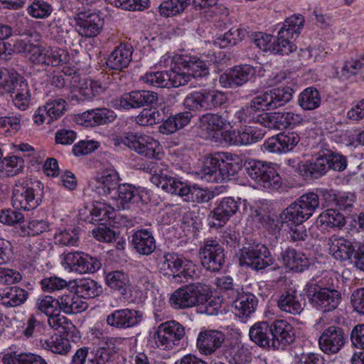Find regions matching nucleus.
Masks as SVG:
<instances>
[{"label": "nucleus", "instance_id": "1", "mask_svg": "<svg viewBox=\"0 0 364 364\" xmlns=\"http://www.w3.org/2000/svg\"><path fill=\"white\" fill-rule=\"evenodd\" d=\"M293 90L289 87H277L265 91L254 97L250 102L235 111L231 123L258 122L259 112L275 109L289 102L292 97Z\"/></svg>", "mask_w": 364, "mask_h": 364}, {"label": "nucleus", "instance_id": "2", "mask_svg": "<svg viewBox=\"0 0 364 364\" xmlns=\"http://www.w3.org/2000/svg\"><path fill=\"white\" fill-rule=\"evenodd\" d=\"M210 294V289L205 284L191 283L174 291L169 298V303L175 309H188L205 303L211 306L214 302Z\"/></svg>", "mask_w": 364, "mask_h": 364}, {"label": "nucleus", "instance_id": "3", "mask_svg": "<svg viewBox=\"0 0 364 364\" xmlns=\"http://www.w3.org/2000/svg\"><path fill=\"white\" fill-rule=\"evenodd\" d=\"M156 261L160 272L165 275H172L176 282H188L196 275L195 264L176 253L159 255Z\"/></svg>", "mask_w": 364, "mask_h": 364}, {"label": "nucleus", "instance_id": "4", "mask_svg": "<svg viewBox=\"0 0 364 364\" xmlns=\"http://www.w3.org/2000/svg\"><path fill=\"white\" fill-rule=\"evenodd\" d=\"M114 145L124 144L146 158L159 159L162 154L159 142L146 134L126 132L114 139Z\"/></svg>", "mask_w": 364, "mask_h": 364}, {"label": "nucleus", "instance_id": "5", "mask_svg": "<svg viewBox=\"0 0 364 364\" xmlns=\"http://www.w3.org/2000/svg\"><path fill=\"white\" fill-rule=\"evenodd\" d=\"M225 153H218L208 159L201 171V178L207 182H222L234 176L238 170V164L226 158Z\"/></svg>", "mask_w": 364, "mask_h": 364}, {"label": "nucleus", "instance_id": "6", "mask_svg": "<svg viewBox=\"0 0 364 364\" xmlns=\"http://www.w3.org/2000/svg\"><path fill=\"white\" fill-rule=\"evenodd\" d=\"M41 202V194L35 189L31 179H18L12 191L11 203L18 210H30L37 208Z\"/></svg>", "mask_w": 364, "mask_h": 364}, {"label": "nucleus", "instance_id": "7", "mask_svg": "<svg viewBox=\"0 0 364 364\" xmlns=\"http://www.w3.org/2000/svg\"><path fill=\"white\" fill-rule=\"evenodd\" d=\"M226 101L227 97L223 92L204 89L189 93L183 104L188 110L203 112L219 107Z\"/></svg>", "mask_w": 364, "mask_h": 364}, {"label": "nucleus", "instance_id": "8", "mask_svg": "<svg viewBox=\"0 0 364 364\" xmlns=\"http://www.w3.org/2000/svg\"><path fill=\"white\" fill-rule=\"evenodd\" d=\"M185 336L184 326L175 320L160 323L154 333L156 347L163 350H170L179 346Z\"/></svg>", "mask_w": 364, "mask_h": 364}, {"label": "nucleus", "instance_id": "9", "mask_svg": "<svg viewBox=\"0 0 364 364\" xmlns=\"http://www.w3.org/2000/svg\"><path fill=\"white\" fill-rule=\"evenodd\" d=\"M306 295L311 304L323 312L336 309L341 300V294L336 289L323 287L318 284L308 283Z\"/></svg>", "mask_w": 364, "mask_h": 364}, {"label": "nucleus", "instance_id": "10", "mask_svg": "<svg viewBox=\"0 0 364 364\" xmlns=\"http://www.w3.org/2000/svg\"><path fill=\"white\" fill-rule=\"evenodd\" d=\"M319 206V196L313 192L302 195L280 214L283 220L304 222L309 219Z\"/></svg>", "mask_w": 364, "mask_h": 364}, {"label": "nucleus", "instance_id": "11", "mask_svg": "<svg viewBox=\"0 0 364 364\" xmlns=\"http://www.w3.org/2000/svg\"><path fill=\"white\" fill-rule=\"evenodd\" d=\"M246 170L252 179L265 188L277 189L282 184V178L275 169L263 161H249Z\"/></svg>", "mask_w": 364, "mask_h": 364}, {"label": "nucleus", "instance_id": "12", "mask_svg": "<svg viewBox=\"0 0 364 364\" xmlns=\"http://www.w3.org/2000/svg\"><path fill=\"white\" fill-rule=\"evenodd\" d=\"M269 249L264 245L258 243L245 247L241 250L240 262L252 269L260 270L273 264Z\"/></svg>", "mask_w": 364, "mask_h": 364}, {"label": "nucleus", "instance_id": "13", "mask_svg": "<svg viewBox=\"0 0 364 364\" xmlns=\"http://www.w3.org/2000/svg\"><path fill=\"white\" fill-rule=\"evenodd\" d=\"M201 264L210 272L219 271L225 262L224 249L215 240H207L199 252Z\"/></svg>", "mask_w": 364, "mask_h": 364}, {"label": "nucleus", "instance_id": "14", "mask_svg": "<svg viewBox=\"0 0 364 364\" xmlns=\"http://www.w3.org/2000/svg\"><path fill=\"white\" fill-rule=\"evenodd\" d=\"M144 313L135 309H117L107 316V326L119 330H124L139 326L143 321Z\"/></svg>", "mask_w": 364, "mask_h": 364}, {"label": "nucleus", "instance_id": "15", "mask_svg": "<svg viewBox=\"0 0 364 364\" xmlns=\"http://www.w3.org/2000/svg\"><path fill=\"white\" fill-rule=\"evenodd\" d=\"M185 76L180 75L175 65L169 70L150 72L141 77V80L153 87H178L185 85Z\"/></svg>", "mask_w": 364, "mask_h": 364}, {"label": "nucleus", "instance_id": "16", "mask_svg": "<svg viewBox=\"0 0 364 364\" xmlns=\"http://www.w3.org/2000/svg\"><path fill=\"white\" fill-rule=\"evenodd\" d=\"M347 336L344 330L337 326L326 328L318 339L320 349L326 354L337 353L345 345Z\"/></svg>", "mask_w": 364, "mask_h": 364}, {"label": "nucleus", "instance_id": "17", "mask_svg": "<svg viewBox=\"0 0 364 364\" xmlns=\"http://www.w3.org/2000/svg\"><path fill=\"white\" fill-rule=\"evenodd\" d=\"M64 263L72 272L80 274L93 273L97 271L102 264L96 258L83 252H71L64 258Z\"/></svg>", "mask_w": 364, "mask_h": 364}, {"label": "nucleus", "instance_id": "18", "mask_svg": "<svg viewBox=\"0 0 364 364\" xmlns=\"http://www.w3.org/2000/svg\"><path fill=\"white\" fill-rule=\"evenodd\" d=\"M256 73V68L250 65L235 66L220 76L219 83L226 88L241 86L253 79Z\"/></svg>", "mask_w": 364, "mask_h": 364}, {"label": "nucleus", "instance_id": "19", "mask_svg": "<svg viewBox=\"0 0 364 364\" xmlns=\"http://www.w3.org/2000/svg\"><path fill=\"white\" fill-rule=\"evenodd\" d=\"M304 17L301 15L291 16L287 18L278 32L279 41L286 48L291 47L288 55L296 50L293 40L298 37L304 26Z\"/></svg>", "mask_w": 364, "mask_h": 364}, {"label": "nucleus", "instance_id": "20", "mask_svg": "<svg viewBox=\"0 0 364 364\" xmlns=\"http://www.w3.org/2000/svg\"><path fill=\"white\" fill-rule=\"evenodd\" d=\"M272 348L284 349L294 343L295 331L291 324L285 320L277 319L271 323Z\"/></svg>", "mask_w": 364, "mask_h": 364}, {"label": "nucleus", "instance_id": "21", "mask_svg": "<svg viewBox=\"0 0 364 364\" xmlns=\"http://www.w3.org/2000/svg\"><path fill=\"white\" fill-rule=\"evenodd\" d=\"M66 102L62 98L49 100L43 107H40L33 115V121L40 125L50 124L62 117L65 111Z\"/></svg>", "mask_w": 364, "mask_h": 364}, {"label": "nucleus", "instance_id": "22", "mask_svg": "<svg viewBox=\"0 0 364 364\" xmlns=\"http://www.w3.org/2000/svg\"><path fill=\"white\" fill-rule=\"evenodd\" d=\"M239 205L240 202L232 197L223 198L209 215L210 226L223 227L237 213Z\"/></svg>", "mask_w": 364, "mask_h": 364}, {"label": "nucleus", "instance_id": "23", "mask_svg": "<svg viewBox=\"0 0 364 364\" xmlns=\"http://www.w3.org/2000/svg\"><path fill=\"white\" fill-rule=\"evenodd\" d=\"M157 93L149 90H134L124 94L119 105L124 109L138 108L144 106H154L158 102Z\"/></svg>", "mask_w": 364, "mask_h": 364}, {"label": "nucleus", "instance_id": "24", "mask_svg": "<svg viewBox=\"0 0 364 364\" xmlns=\"http://www.w3.org/2000/svg\"><path fill=\"white\" fill-rule=\"evenodd\" d=\"M299 141L300 136L296 132H282L269 138L262 147L272 153H287L293 150Z\"/></svg>", "mask_w": 364, "mask_h": 364}, {"label": "nucleus", "instance_id": "25", "mask_svg": "<svg viewBox=\"0 0 364 364\" xmlns=\"http://www.w3.org/2000/svg\"><path fill=\"white\" fill-rule=\"evenodd\" d=\"M76 31L85 38L97 36L103 27V21L95 13H80L75 18Z\"/></svg>", "mask_w": 364, "mask_h": 364}, {"label": "nucleus", "instance_id": "26", "mask_svg": "<svg viewBox=\"0 0 364 364\" xmlns=\"http://www.w3.org/2000/svg\"><path fill=\"white\" fill-rule=\"evenodd\" d=\"M150 181L153 184L157 187H161V189L167 193L181 197L185 196L189 190L188 186L186 183L162 171L153 174L150 178Z\"/></svg>", "mask_w": 364, "mask_h": 364}, {"label": "nucleus", "instance_id": "27", "mask_svg": "<svg viewBox=\"0 0 364 364\" xmlns=\"http://www.w3.org/2000/svg\"><path fill=\"white\" fill-rule=\"evenodd\" d=\"M264 136L262 129L255 127H247L244 130H232L227 132L224 136L225 141L231 145H247L255 143Z\"/></svg>", "mask_w": 364, "mask_h": 364}, {"label": "nucleus", "instance_id": "28", "mask_svg": "<svg viewBox=\"0 0 364 364\" xmlns=\"http://www.w3.org/2000/svg\"><path fill=\"white\" fill-rule=\"evenodd\" d=\"M225 335L216 330L200 331L197 338V348L200 353L209 355L215 353L223 343Z\"/></svg>", "mask_w": 364, "mask_h": 364}, {"label": "nucleus", "instance_id": "29", "mask_svg": "<svg viewBox=\"0 0 364 364\" xmlns=\"http://www.w3.org/2000/svg\"><path fill=\"white\" fill-rule=\"evenodd\" d=\"M134 48L128 43H120L109 55L107 60V66L114 70L122 71L128 68L132 60Z\"/></svg>", "mask_w": 364, "mask_h": 364}, {"label": "nucleus", "instance_id": "30", "mask_svg": "<svg viewBox=\"0 0 364 364\" xmlns=\"http://www.w3.org/2000/svg\"><path fill=\"white\" fill-rule=\"evenodd\" d=\"M250 39L262 50L264 52L269 51L282 55H288V51L291 48V46L286 48L283 44L280 43L279 36L275 39L273 36L263 32H254L251 33Z\"/></svg>", "mask_w": 364, "mask_h": 364}, {"label": "nucleus", "instance_id": "31", "mask_svg": "<svg viewBox=\"0 0 364 364\" xmlns=\"http://www.w3.org/2000/svg\"><path fill=\"white\" fill-rule=\"evenodd\" d=\"M228 302L232 304V311L237 316L247 318L255 312L258 300L252 294L245 293L241 290L235 299H231Z\"/></svg>", "mask_w": 364, "mask_h": 364}, {"label": "nucleus", "instance_id": "32", "mask_svg": "<svg viewBox=\"0 0 364 364\" xmlns=\"http://www.w3.org/2000/svg\"><path fill=\"white\" fill-rule=\"evenodd\" d=\"M119 181L117 172L112 166H109L102 170L97 177L96 191L100 195L113 196L120 186Z\"/></svg>", "mask_w": 364, "mask_h": 364}, {"label": "nucleus", "instance_id": "33", "mask_svg": "<svg viewBox=\"0 0 364 364\" xmlns=\"http://www.w3.org/2000/svg\"><path fill=\"white\" fill-rule=\"evenodd\" d=\"M180 64L183 68L176 67L180 75H187L186 78L185 85L188 82L191 77L197 78L202 77L207 75L208 72V67L206 63L196 57H189L188 59H181Z\"/></svg>", "mask_w": 364, "mask_h": 364}, {"label": "nucleus", "instance_id": "34", "mask_svg": "<svg viewBox=\"0 0 364 364\" xmlns=\"http://www.w3.org/2000/svg\"><path fill=\"white\" fill-rule=\"evenodd\" d=\"M132 244L135 251L141 255H151L156 247L153 232L146 229H139L132 235Z\"/></svg>", "mask_w": 364, "mask_h": 364}, {"label": "nucleus", "instance_id": "35", "mask_svg": "<svg viewBox=\"0 0 364 364\" xmlns=\"http://www.w3.org/2000/svg\"><path fill=\"white\" fill-rule=\"evenodd\" d=\"M282 260L287 268L298 272L304 271L311 264L305 254L290 247L282 253Z\"/></svg>", "mask_w": 364, "mask_h": 364}, {"label": "nucleus", "instance_id": "36", "mask_svg": "<svg viewBox=\"0 0 364 364\" xmlns=\"http://www.w3.org/2000/svg\"><path fill=\"white\" fill-rule=\"evenodd\" d=\"M60 311L66 314L82 312L86 310L88 304L77 294L73 292L64 294L58 297Z\"/></svg>", "mask_w": 364, "mask_h": 364}, {"label": "nucleus", "instance_id": "37", "mask_svg": "<svg viewBox=\"0 0 364 364\" xmlns=\"http://www.w3.org/2000/svg\"><path fill=\"white\" fill-rule=\"evenodd\" d=\"M324 162L321 156L314 161L298 163L296 169L305 179L318 178L328 171Z\"/></svg>", "mask_w": 364, "mask_h": 364}, {"label": "nucleus", "instance_id": "38", "mask_svg": "<svg viewBox=\"0 0 364 364\" xmlns=\"http://www.w3.org/2000/svg\"><path fill=\"white\" fill-rule=\"evenodd\" d=\"M6 92L16 93L13 102L18 109L26 110L28 107L31 102L30 89L28 83L20 75L14 82L13 89Z\"/></svg>", "mask_w": 364, "mask_h": 364}, {"label": "nucleus", "instance_id": "39", "mask_svg": "<svg viewBox=\"0 0 364 364\" xmlns=\"http://www.w3.org/2000/svg\"><path fill=\"white\" fill-rule=\"evenodd\" d=\"M28 296V291L17 286L0 290V303L6 307H16L24 304Z\"/></svg>", "mask_w": 364, "mask_h": 364}, {"label": "nucleus", "instance_id": "40", "mask_svg": "<svg viewBox=\"0 0 364 364\" xmlns=\"http://www.w3.org/2000/svg\"><path fill=\"white\" fill-rule=\"evenodd\" d=\"M144 191H139L130 184H122L118 187L117 191L111 198L117 200L122 205V208H125V205L132 203H137L139 201L145 202L143 199Z\"/></svg>", "mask_w": 364, "mask_h": 364}, {"label": "nucleus", "instance_id": "41", "mask_svg": "<svg viewBox=\"0 0 364 364\" xmlns=\"http://www.w3.org/2000/svg\"><path fill=\"white\" fill-rule=\"evenodd\" d=\"M330 251L336 259L347 260L354 256L355 252V242L352 243L344 237L336 236L330 239Z\"/></svg>", "mask_w": 364, "mask_h": 364}, {"label": "nucleus", "instance_id": "42", "mask_svg": "<svg viewBox=\"0 0 364 364\" xmlns=\"http://www.w3.org/2000/svg\"><path fill=\"white\" fill-rule=\"evenodd\" d=\"M278 307L282 311L293 315H299L304 309L301 296L294 290L285 291L278 300Z\"/></svg>", "mask_w": 364, "mask_h": 364}, {"label": "nucleus", "instance_id": "43", "mask_svg": "<svg viewBox=\"0 0 364 364\" xmlns=\"http://www.w3.org/2000/svg\"><path fill=\"white\" fill-rule=\"evenodd\" d=\"M249 335L258 346L272 348L271 323L264 321L256 323L250 328Z\"/></svg>", "mask_w": 364, "mask_h": 364}, {"label": "nucleus", "instance_id": "44", "mask_svg": "<svg viewBox=\"0 0 364 364\" xmlns=\"http://www.w3.org/2000/svg\"><path fill=\"white\" fill-rule=\"evenodd\" d=\"M105 90L100 82L92 80H85L80 86L78 87L77 94L75 95L74 97L77 101H92L95 97L99 96Z\"/></svg>", "mask_w": 364, "mask_h": 364}, {"label": "nucleus", "instance_id": "45", "mask_svg": "<svg viewBox=\"0 0 364 364\" xmlns=\"http://www.w3.org/2000/svg\"><path fill=\"white\" fill-rule=\"evenodd\" d=\"M316 224L323 230H328L334 228H341L345 225L346 220L339 211L334 208H329L318 215Z\"/></svg>", "mask_w": 364, "mask_h": 364}, {"label": "nucleus", "instance_id": "46", "mask_svg": "<svg viewBox=\"0 0 364 364\" xmlns=\"http://www.w3.org/2000/svg\"><path fill=\"white\" fill-rule=\"evenodd\" d=\"M230 112L220 115L215 113H206L200 117V122L203 129L207 131H220L231 124Z\"/></svg>", "mask_w": 364, "mask_h": 364}, {"label": "nucleus", "instance_id": "47", "mask_svg": "<svg viewBox=\"0 0 364 364\" xmlns=\"http://www.w3.org/2000/svg\"><path fill=\"white\" fill-rule=\"evenodd\" d=\"M106 284L112 289L117 291L121 295H126L129 289V276L122 271H113L107 274Z\"/></svg>", "mask_w": 364, "mask_h": 364}, {"label": "nucleus", "instance_id": "48", "mask_svg": "<svg viewBox=\"0 0 364 364\" xmlns=\"http://www.w3.org/2000/svg\"><path fill=\"white\" fill-rule=\"evenodd\" d=\"M115 112L107 108H97L88 110L83 113L85 121L90 122L92 125L105 124L112 122L116 119Z\"/></svg>", "mask_w": 364, "mask_h": 364}, {"label": "nucleus", "instance_id": "49", "mask_svg": "<svg viewBox=\"0 0 364 364\" xmlns=\"http://www.w3.org/2000/svg\"><path fill=\"white\" fill-rule=\"evenodd\" d=\"M321 95L317 89L309 87L304 89L299 95L298 104L301 108L306 111H311L318 108L321 105Z\"/></svg>", "mask_w": 364, "mask_h": 364}, {"label": "nucleus", "instance_id": "50", "mask_svg": "<svg viewBox=\"0 0 364 364\" xmlns=\"http://www.w3.org/2000/svg\"><path fill=\"white\" fill-rule=\"evenodd\" d=\"M191 0H166L159 6L161 16L168 18L183 13L190 5Z\"/></svg>", "mask_w": 364, "mask_h": 364}, {"label": "nucleus", "instance_id": "51", "mask_svg": "<svg viewBox=\"0 0 364 364\" xmlns=\"http://www.w3.org/2000/svg\"><path fill=\"white\" fill-rule=\"evenodd\" d=\"M224 355L230 364H247L251 358L248 349L240 344L227 348Z\"/></svg>", "mask_w": 364, "mask_h": 364}, {"label": "nucleus", "instance_id": "52", "mask_svg": "<svg viewBox=\"0 0 364 364\" xmlns=\"http://www.w3.org/2000/svg\"><path fill=\"white\" fill-rule=\"evenodd\" d=\"M281 225L279 229L284 228V225H287L289 238L293 242L304 241L307 237V230L303 225V222H296L292 220H283L279 218Z\"/></svg>", "mask_w": 364, "mask_h": 364}, {"label": "nucleus", "instance_id": "53", "mask_svg": "<svg viewBox=\"0 0 364 364\" xmlns=\"http://www.w3.org/2000/svg\"><path fill=\"white\" fill-rule=\"evenodd\" d=\"M215 284L223 291V296L228 301L235 299L238 293L243 290L242 287L233 283V279L230 276L223 275L215 278Z\"/></svg>", "mask_w": 364, "mask_h": 364}, {"label": "nucleus", "instance_id": "54", "mask_svg": "<svg viewBox=\"0 0 364 364\" xmlns=\"http://www.w3.org/2000/svg\"><path fill=\"white\" fill-rule=\"evenodd\" d=\"M114 215V211L111 206L101 202H96L90 210V223L104 224L108 220L113 218Z\"/></svg>", "mask_w": 364, "mask_h": 364}, {"label": "nucleus", "instance_id": "55", "mask_svg": "<svg viewBox=\"0 0 364 364\" xmlns=\"http://www.w3.org/2000/svg\"><path fill=\"white\" fill-rule=\"evenodd\" d=\"M36 309L48 316H53L60 311L59 300L49 295H41L36 301Z\"/></svg>", "mask_w": 364, "mask_h": 364}, {"label": "nucleus", "instance_id": "56", "mask_svg": "<svg viewBox=\"0 0 364 364\" xmlns=\"http://www.w3.org/2000/svg\"><path fill=\"white\" fill-rule=\"evenodd\" d=\"M29 16L37 19H45L53 11L50 4L44 0H33L26 9Z\"/></svg>", "mask_w": 364, "mask_h": 364}, {"label": "nucleus", "instance_id": "57", "mask_svg": "<svg viewBox=\"0 0 364 364\" xmlns=\"http://www.w3.org/2000/svg\"><path fill=\"white\" fill-rule=\"evenodd\" d=\"M76 292L81 299H92L101 292V287L92 279H84L76 284Z\"/></svg>", "mask_w": 364, "mask_h": 364}, {"label": "nucleus", "instance_id": "58", "mask_svg": "<svg viewBox=\"0 0 364 364\" xmlns=\"http://www.w3.org/2000/svg\"><path fill=\"white\" fill-rule=\"evenodd\" d=\"M44 346L53 353L65 355L70 350L71 343L66 338L55 336L47 340Z\"/></svg>", "mask_w": 364, "mask_h": 364}, {"label": "nucleus", "instance_id": "59", "mask_svg": "<svg viewBox=\"0 0 364 364\" xmlns=\"http://www.w3.org/2000/svg\"><path fill=\"white\" fill-rule=\"evenodd\" d=\"M164 120L161 109H144L136 117V122L141 126H151Z\"/></svg>", "mask_w": 364, "mask_h": 364}, {"label": "nucleus", "instance_id": "60", "mask_svg": "<svg viewBox=\"0 0 364 364\" xmlns=\"http://www.w3.org/2000/svg\"><path fill=\"white\" fill-rule=\"evenodd\" d=\"M24 167L23 159L17 156L4 158L0 162V169L8 176H15L21 172Z\"/></svg>", "mask_w": 364, "mask_h": 364}, {"label": "nucleus", "instance_id": "61", "mask_svg": "<svg viewBox=\"0 0 364 364\" xmlns=\"http://www.w3.org/2000/svg\"><path fill=\"white\" fill-rule=\"evenodd\" d=\"M245 30L242 28H232L225 33L222 37L217 39V43L221 48H226L236 45L245 37Z\"/></svg>", "mask_w": 364, "mask_h": 364}, {"label": "nucleus", "instance_id": "62", "mask_svg": "<svg viewBox=\"0 0 364 364\" xmlns=\"http://www.w3.org/2000/svg\"><path fill=\"white\" fill-rule=\"evenodd\" d=\"M188 192L185 195V200L193 203H206L214 197L212 191L207 189L199 188L196 186L190 187L188 186Z\"/></svg>", "mask_w": 364, "mask_h": 364}, {"label": "nucleus", "instance_id": "63", "mask_svg": "<svg viewBox=\"0 0 364 364\" xmlns=\"http://www.w3.org/2000/svg\"><path fill=\"white\" fill-rule=\"evenodd\" d=\"M49 326L61 333H67L70 331L74 325L66 316L61 314V311L58 312L48 318Z\"/></svg>", "mask_w": 364, "mask_h": 364}, {"label": "nucleus", "instance_id": "64", "mask_svg": "<svg viewBox=\"0 0 364 364\" xmlns=\"http://www.w3.org/2000/svg\"><path fill=\"white\" fill-rule=\"evenodd\" d=\"M40 284L43 291L52 293L65 288L68 283L66 280L60 277L50 276L41 279Z\"/></svg>", "mask_w": 364, "mask_h": 364}]
</instances>
